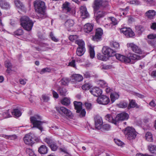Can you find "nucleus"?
Segmentation results:
<instances>
[{
	"label": "nucleus",
	"mask_w": 156,
	"mask_h": 156,
	"mask_svg": "<svg viewBox=\"0 0 156 156\" xmlns=\"http://www.w3.org/2000/svg\"><path fill=\"white\" fill-rule=\"evenodd\" d=\"M35 9L38 14V16L40 18H44L45 15V4L44 2L40 0H36L34 2Z\"/></svg>",
	"instance_id": "f257e3e1"
},
{
	"label": "nucleus",
	"mask_w": 156,
	"mask_h": 156,
	"mask_svg": "<svg viewBox=\"0 0 156 156\" xmlns=\"http://www.w3.org/2000/svg\"><path fill=\"white\" fill-rule=\"evenodd\" d=\"M42 117L38 115H35L30 118V120L33 126L32 128L36 127L41 131L43 130L42 125L44 122L41 121Z\"/></svg>",
	"instance_id": "f03ea898"
},
{
	"label": "nucleus",
	"mask_w": 156,
	"mask_h": 156,
	"mask_svg": "<svg viewBox=\"0 0 156 156\" xmlns=\"http://www.w3.org/2000/svg\"><path fill=\"white\" fill-rule=\"evenodd\" d=\"M23 140L26 144L32 146L35 142H39L40 139L39 137L37 136L34 134L30 133L25 135Z\"/></svg>",
	"instance_id": "7ed1b4c3"
},
{
	"label": "nucleus",
	"mask_w": 156,
	"mask_h": 156,
	"mask_svg": "<svg viewBox=\"0 0 156 156\" xmlns=\"http://www.w3.org/2000/svg\"><path fill=\"white\" fill-rule=\"evenodd\" d=\"M20 21V24L25 30L28 31H30L31 30L34 23L28 17L24 16L21 17Z\"/></svg>",
	"instance_id": "20e7f679"
},
{
	"label": "nucleus",
	"mask_w": 156,
	"mask_h": 156,
	"mask_svg": "<svg viewBox=\"0 0 156 156\" xmlns=\"http://www.w3.org/2000/svg\"><path fill=\"white\" fill-rule=\"evenodd\" d=\"M124 133L126 137L129 140L135 139L136 136V133L135 129L130 126H128L125 128Z\"/></svg>",
	"instance_id": "39448f33"
},
{
	"label": "nucleus",
	"mask_w": 156,
	"mask_h": 156,
	"mask_svg": "<svg viewBox=\"0 0 156 156\" xmlns=\"http://www.w3.org/2000/svg\"><path fill=\"white\" fill-rule=\"evenodd\" d=\"M74 105L75 109L76 110V112L77 113H80V116H84L86 115V112L84 109H83L82 108V103L80 102L74 101Z\"/></svg>",
	"instance_id": "423d86ee"
},
{
	"label": "nucleus",
	"mask_w": 156,
	"mask_h": 156,
	"mask_svg": "<svg viewBox=\"0 0 156 156\" xmlns=\"http://www.w3.org/2000/svg\"><path fill=\"white\" fill-rule=\"evenodd\" d=\"M127 45L134 52L139 54H142V51L140 48L133 43H128Z\"/></svg>",
	"instance_id": "0eeeda50"
},
{
	"label": "nucleus",
	"mask_w": 156,
	"mask_h": 156,
	"mask_svg": "<svg viewBox=\"0 0 156 156\" xmlns=\"http://www.w3.org/2000/svg\"><path fill=\"white\" fill-rule=\"evenodd\" d=\"M107 2L103 0H95L94 8V10H98L101 7H105L107 5Z\"/></svg>",
	"instance_id": "6e6552de"
},
{
	"label": "nucleus",
	"mask_w": 156,
	"mask_h": 156,
	"mask_svg": "<svg viewBox=\"0 0 156 156\" xmlns=\"http://www.w3.org/2000/svg\"><path fill=\"white\" fill-rule=\"evenodd\" d=\"M129 118L128 114L125 112H123L118 114L116 116V120L117 124L120 121H123L127 120Z\"/></svg>",
	"instance_id": "1a4fd4ad"
},
{
	"label": "nucleus",
	"mask_w": 156,
	"mask_h": 156,
	"mask_svg": "<svg viewBox=\"0 0 156 156\" xmlns=\"http://www.w3.org/2000/svg\"><path fill=\"white\" fill-rule=\"evenodd\" d=\"M97 101L99 104L105 105L108 104L110 102V99L108 97L102 95L99 96L98 98Z\"/></svg>",
	"instance_id": "9d476101"
},
{
	"label": "nucleus",
	"mask_w": 156,
	"mask_h": 156,
	"mask_svg": "<svg viewBox=\"0 0 156 156\" xmlns=\"http://www.w3.org/2000/svg\"><path fill=\"white\" fill-rule=\"evenodd\" d=\"M120 32L122 33L127 37H131L135 35L134 32L129 28H122L120 29Z\"/></svg>",
	"instance_id": "9b49d317"
},
{
	"label": "nucleus",
	"mask_w": 156,
	"mask_h": 156,
	"mask_svg": "<svg viewBox=\"0 0 156 156\" xmlns=\"http://www.w3.org/2000/svg\"><path fill=\"white\" fill-rule=\"evenodd\" d=\"M56 110L60 114L64 113L68 116H71L72 113L71 111L64 107H56Z\"/></svg>",
	"instance_id": "f8f14e48"
},
{
	"label": "nucleus",
	"mask_w": 156,
	"mask_h": 156,
	"mask_svg": "<svg viewBox=\"0 0 156 156\" xmlns=\"http://www.w3.org/2000/svg\"><path fill=\"white\" fill-rule=\"evenodd\" d=\"M103 34L102 30L101 28H98L96 30L95 34L92 37V40L94 41H98L101 38Z\"/></svg>",
	"instance_id": "ddd939ff"
},
{
	"label": "nucleus",
	"mask_w": 156,
	"mask_h": 156,
	"mask_svg": "<svg viewBox=\"0 0 156 156\" xmlns=\"http://www.w3.org/2000/svg\"><path fill=\"white\" fill-rule=\"evenodd\" d=\"M106 14V13L102 10H94V18L97 22L99 23V19L103 17Z\"/></svg>",
	"instance_id": "4468645a"
},
{
	"label": "nucleus",
	"mask_w": 156,
	"mask_h": 156,
	"mask_svg": "<svg viewBox=\"0 0 156 156\" xmlns=\"http://www.w3.org/2000/svg\"><path fill=\"white\" fill-rule=\"evenodd\" d=\"M102 52L104 55H107L109 57L112 56L114 53L113 50L107 46L103 47L102 49Z\"/></svg>",
	"instance_id": "2eb2a0df"
},
{
	"label": "nucleus",
	"mask_w": 156,
	"mask_h": 156,
	"mask_svg": "<svg viewBox=\"0 0 156 156\" xmlns=\"http://www.w3.org/2000/svg\"><path fill=\"white\" fill-rule=\"evenodd\" d=\"M141 56L135 54H132L129 57H127L126 62H127V63H130L132 64L134 62V61L140 59H141Z\"/></svg>",
	"instance_id": "dca6fc26"
},
{
	"label": "nucleus",
	"mask_w": 156,
	"mask_h": 156,
	"mask_svg": "<svg viewBox=\"0 0 156 156\" xmlns=\"http://www.w3.org/2000/svg\"><path fill=\"white\" fill-rule=\"evenodd\" d=\"M80 12L82 18L86 19L89 16V14L85 6H81L80 9Z\"/></svg>",
	"instance_id": "f3484780"
},
{
	"label": "nucleus",
	"mask_w": 156,
	"mask_h": 156,
	"mask_svg": "<svg viewBox=\"0 0 156 156\" xmlns=\"http://www.w3.org/2000/svg\"><path fill=\"white\" fill-rule=\"evenodd\" d=\"M90 91L94 96L98 97L101 95L102 91L98 87H94L90 89Z\"/></svg>",
	"instance_id": "a211bd4d"
},
{
	"label": "nucleus",
	"mask_w": 156,
	"mask_h": 156,
	"mask_svg": "<svg viewBox=\"0 0 156 156\" xmlns=\"http://www.w3.org/2000/svg\"><path fill=\"white\" fill-rule=\"evenodd\" d=\"M155 15L156 12L154 10H149L145 14V16L150 20L153 19Z\"/></svg>",
	"instance_id": "6ab92c4d"
},
{
	"label": "nucleus",
	"mask_w": 156,
	"mask_h": 156,
	"mask_svg": "<svg viewBox=\"0 0 156 156\" xmlns=\"http://www.w3.org/2000/svg\"><path fill=\"white\" fill-rule=\"evenodd\" d=\"M95 124L96 128L98 129L101 128L102 124V119L101 117L97 116L95 118Z\"/></svg>",
	"instance_id": "aec40b11"
},
{
	"label": "nucleus",
	"mask_w": 156,
	"mask_h": 156,
	"mask_svg": "<svg viewBox=\"0 0 156 156\" xmlns=\"http://www.w3.org/2000/svg\"><path fill=\"white\" fill-rule=\"evenodd\" d=\"M93 24L87 23L84 25L83 30L85 32L89 33L93 30Z\"/></svg>",
	"instance_id": "412c9836"
},
{
	"label": "nucleus",
	"mask_w": 156,
	"mask_h": 156,
	"mask_svg": "<svg viewBox=\"0 0 156 156\" xmlns=\"http://www.w3.org/2000/svg\"><path fill=\"white\" fill-rule=\"evenodd\" d=\"M5 66L7 68L6 70V72L8 73H10L12 70V67L10 61L9 60L5 61Z\"/></svg>",
	"instance_id": "4be33fe9"
},
{
	"label": "nucleus",
	"mask_w": 156,
	"mask_h": 156,
	"mask_svg": "<svg viewBox=\"0 0 156 156\" xmlns=\"http://www.w3.org/2000/svg\"><path fill=\"white\" fill-rule=\"evenodd\" d=\"M55 88H57V90L61 95L65 96L66 95L67 91L65 88H62L60 87H58L56 83L54 86Z\"/></svg>",
	"instance_id": "5701e85b"
},
{
	"label": "nucleus",
	"mask_w": 156,
	"mask_h": 156,
	"mask_svg": "<svg viewBox=\"0 0 156 156\" xmlns=\"http://www.w3.org/2000/svg\"><path fill=\"white\" fill-rule=\"evenodd\" d=\"M105 119L109 122L113 123L115 125H117V121L116 120V117L113 118L110 114H107L105 117Z\"/></svg>",
	"instance_id": "b1692460"
},
{
	"label": "nucleus",
	"mask_w": 156,
	"mask_h": 156,
	"mask_svg": "<svg viewBox=\"0 0 156 156\" xmlns=\"http://www.w3.org/2000/svg\"><path fill=\"white\" fill-rule=\"evenodd\" d=\"M0 5L2 8L6 9H9L10 7L9 3L5 1H0Z\"/></svg>",
	"instance_id": "393cba45"
},
{
	"label": "nucleus",
	"mask_w": 156,
	"mask_h": 156,
	"mask_svg": "<svg viewBox=\"0 0 156 156\" xmlns=\"http://www.w3.org/2000/svg\"><path fill=\"white\" fill-rule=\"evenodd\" d=\"M38 151L41 154H46L48 152L47 148L45 145H42L39 148Z\"/></svg>",
	"instance_id": "a878e982"
},
{
	"label": "nucleus",
	"mask_w": 156,
	"mask_h": 156,
	"mask_svg": "<svg viewBox=\"0 0 156 156\" xmlns=\"http://www.w3.org/2000/svg\"><path fill=\"white\" fill-rule=\"evenodd\" d=\"M115 56L116 58L119 60L125 63H127V62H126V60H127V57H125L119 54H116L115 55Z\"/></svg>",
	"instance_id": "bb28decb"
},
{
	"label": "nucleus",
	"mask_w": 156,
	"mask_h": 156,
	"mask_svg": "<svg viewBox=\"0 0 156 156\" xmlns=\"http://www.w3.org/2000/svg\"><path fill=\"white\" fill-rule=\"evenodd\" d=\"M136 31L139 35H140L144 30V28L142 26L138 25L135 26Z\"/></svg>",
	"instance_id": "cd10ccee"
},
{
	"label": "nucleus",
	"mask_w": 156,
	"mask_h": 156,
	"mask_svg": "<svg viewBox=\"0 0 156 156\" xmlns=\"http://www.w3.org/2000/svg\"><path fill=\"white\" fill-rule=\"evenodd\" d=\"M111 101L112 103H113L115 100L117 99L119 97V94L117 93H111L110 95Z\"/></svg>",
	"instance_id": "c85d7f7f"
},
{
	"label": "nucleus",
	"mask_w": 156,
	"mask_h": 156,
	"mask_svg": "<svg viewBox=\"0 0 156 156\" xmlns=\"http://www.w3.org/2000/svg\"><path fill=\"white\" fill-rule=\"evenodd\" d=\"M85 51V48H77L76 50V53L78 56H82Z\"/></svg>",
	"instance_id": "c756f323"
},
{
	"label": "nucleus",
	"mask_w": 156,
	"mask_h": 156,
	"mask_svg": "<svg viewBox=\"0 0 156 156\" xmlns=\"http://www.w3.org/2000/svg\"><path fill=\"white\" fill-rule=\"evenodd\" d=\"M74 24V22L72 20H68L65 23V25L66 27L69 28L72 27Z\"/></svg>",
	"instance_id": "7c9ffc66"
},
{
	"label": "nucleus",
	"mask_w": 156,
	"mask_h": 156,
	"mask_svg": "<svg viewBox=\"0 0 156 156\" xmlns=\"http://www.w3.org/2000/svg\"><path fill=\"white\" fill-rule=\"evenodd\" d=\"M12 115L14 117H19L21 115V113L18 109H15L12 112Z\"/></svg>",
	"instance_id": "2f4dec72"
},
{
	"label": "nucleus",
	"mask_w": 156,
	"mask_h": 156,
	"mask_svg": "<svg viewBox=\"0 0 156 156\" xmlns=\"http://www.w3.org/2000/svg\"><path fill=\"white\" fill-rule=\"evenodd\" d=\"M149 151L152 154H156V146L151 144L148 146Z\"/></svg>",
	"instance_id": "473e14b6"
},
{
	"label": "nucleus",
	"mask_w": 156,
	"mask_h": 156,
	"mask_svg": "<svg viewBox=\"0 0 156 156\" xmlns=\"http://www.w3.org/2000/svg\"><path fill=\"white\" fill-rule=\"evenodd\" d=\"M15 3L16 6L21 9L23 10L24 8V6L22 3L18 0L15 1Z\"/></svg>",
	"instance_id": "72a5a7b5"
},
{
	"label": "nucleus",
	"mask_w": 156,
	"mask_h": 156,
	"mask_svg": "<svg viewBox=\"0 0 156 156\" xmlns=\"http://www.w3.org/2000/svg\"><path fill=\"white\" fill-rule=\"evenodd\" d=\"M73 77L75 81L80 82L82 81L83 79V76L80 74H73Z\"/></svg>",
	"instance_id": "f704fd0d"
},
{
	"label": "nucleus",
	"mask_w": 156,
	"mask_h": 156,
	"mask_svg": "<svg viewBox=\"0 0 156 156\" xmlns=\"http://www.w3.org/2000/svg\"><path fill=\"white\" fill-rule=\"evenodd\" d=\"M75 43L78 45V48H85V43L83 41L79 40L75 41Z\"/></svg>",
	"instance_id": "c9c22d12"
},
{
	"label": "nucleus",
	"mask_w": 156,
	"mask_h": 156,
	"mask_svg": "<svg viewBox=\"0 0 156 156\" xmlns=\"http://www.w3.org/2000/svg\"><path fill=\"white\" fill-rule=\"evenodd\" d=\"M61 102L63 105L67 106L70 104V101L69 98H65L61 101Z\"/></svg>",
	"instance_id": "e433bc0d"
},
{
	"label": "nucleus",
	"mask_w": 156,
	"mask_h": 156,
	"mask_svg": "<svg viewBox=\"0 0 156 156\" xmlns=\"http://www.w3.org/2000/svg\"><path fill=\"white\" fill-rule=\"evenodd\" d=\"M145 138L147 141L149 142H152L153 139L151 133L150 132H147L145 135Z\"/></svg>",
	"instance_id": "4c0bfd02"
},
{
	"label": "nucleus",
	"mask_w": 156,
	"mask_h": 156,
	"mask_svg": "<svg viewBox=\"0 0 156 156\" xmlns=\"http://www.w3.org/2000/svg\"><path fill=\"white\" fill-rule=\"evenodd\" d=\"M136 107L138 108L137 104L134 100H132L129 102V104L128 106V108L129 109L132 108Z\"/></svg>",
	"instance_id": "58836bf2"
},
{
	"label": "nucleus",
	"mask_w": 156,
	"mask_h": 156,
	"mask_svg": "<svg viewBox=\"0 0 156 156\" xmlns=\"http://www.w3.org/2000/svg\"><path fill=\"white\" fill-rule=\"evenodd\" d=\"M89 52L90 58H93L95 56V52L94 48L91 46H89Z\"/></svg>",
	"instance_id": "ea45409f"
},
{
	"label": "nucleus",
	"mask_w": 156,
	"mask_h": 156,
	"mask_svg": "<svg viewBox=\"0 0 156 156\" xmlns=\"http://www.w3.org/2000/svg\"><path fill=\"white\" fill-rule=\"evenodd\" d=\"M64 9L67 11V12H69L71 8L69 7V4L68 2H65L63 5Z\"/></svg>",
	"instance_id": "a19ab883"
},
{
	"label": "nucleus",
	"mask_w": 156,
	"mask_h": 156,
	"mask_svg": "<svg viewBox=\"0 0 156 156\" xmlns=\"http://www.w3.org/2000/svg\"><path fill=\"white\" fill-rule=\"evenodd\" d=\"M0 136L3 137L6 139H10V140H14L17 138V136L15 135L9 136H7L5 135H2Z\"/></svg>",
	"instance_id": "79ce46f5"
},
{
	"label": "nucleus",
	"mask_w": 156,
	"mask_h": 156,
	"mask_svg": "<svg viewBox=\"0 0 156 156\" xmlns=\"http://www.w3.org/2000/svg\"><path fill=\"white\" fill-rule=\"evenodd\" d=\"M110 45L112 47H114L116 49H118L119 48V45L118 43L112 41L110 42Z\"/></svg>",
	"instance_id": "37998d69"
},
{
	"label": "nucleus",
	"mask_w": 156,
	"mask_h": 156,
	"mask_svg": "<svg viewBox=\"0 0 156 156\" xmlns=\"http://www.w3.org/2000/svg\"><path fill=\"white\" fill-rule=\"evenodd\" d=\"M69 79L67 78H64L61 80L60 82L62 85H67L69 82Z\"/></svg>",
	"instance_id": "c03bdc74"
},
{
	"label": "nucleus",
	"mask_w": 156,
	"mask_h": 156,
	"mask_svg": "<svg viewBox=\"0 0 156 156\" xmlns=\"http://www.w3.org/2000/svg\"><path fill=\"white\" fill-rule=\"evenodd\" d=\"M118 107L120 108H125L127 106V103L125 101H122L120 102L119 104H118Z\"/></svg>",
	"instance_id": "a18cd8bd"
},
{
	"label": "nucleus",
	"mask_w": 156,
	"mask_h": 156,
	"mask_svg": "<svg viewBox=\"0 0 156 156\" xmlns=\"http://www.w3.org/2000/svg\"><path fill=\"white\" fill-rule=\"evenodd\" d=\"M23 31L22 29H18L14 32V34L17 36H20L23 34Z\"/></svg>",
	"instance_id": "49530a36"
},
{
	"label": "nucleus",
	"mask_w": 156,
	"mask_h": 156,
	"mask_svg": "<svg viewBox=\"0 0 156 156\" xmlns=\"http://www.w3.org/2000/svg\"><path fill=\"white\" fill-rule=\"evenodd\" d=\"M49 146L51 150L54 151H56L58 148L56 144L54 141L53 143H52V144H50Z\"/></svg>",
	"instance_id": "de8ad7c7"
},
{
	"label": "nucleus",
	"mask_w": 156,
	"mask_h": 156,
	"mask_svg": "<svg viewBox=\"0 0 156 156\" xmlns=\"http://www.w3.org/2000/svg\"><path fill=\"white\" fill-rule=\"evenodd\" d=\"M112 66L110 65H106L105 64H101L100 68L101 69H108L112 68Z\"/></svg>",
	"instance_id": "09e8293b"
},
{
	"label": "nucleus",
	"mask_w": 156,
	"mask_h": 156,
	"mask_svg": "<svg viewBox=\"0 0 156 156\" xmlns=\"http://www.w3.org/2000/svg\"><path fill=\"white\" fill-rule=\"evenodd\" d=\"M97 57L98 59L103 61H106L107 59L106 56L101 55L100 54H98Z\"/></svg>",
	"instance_id": "8fccbe9b"
},
{
	"label": "nucleus",
	"mask_w": 156,
	"mask_h": 156,
	"mask_svg": "<svg viewBox=\"0 0 156 156\" xmlns=\"http://www.w3.org/2000/svg\"><path fill=\"white\" fill-rule=\"evenodd\" d=\"M108 20L111 21V23L113 25H115L117 24V20L114 17H109L108 18Z\"/></svg>",
	"instance_id": "3c124183"
},
{
	"label": "nucleus",
	"mask_w": 156,
	"mask_h": 156,
	"mask_svg": "<svg viewBox=\"0 0 156 156\" xmlns=\"http://www.w3.org/2000/svg\"><path fill=\"white\" fill-rule=\"evenodd\" d=\"M44 141L46 143L48 144L50 146V144L53 143L54 141L52 140L50 138H46L44 139Z\"/></svg>",
	"instance_id": "603ef678"
},
{
	"label": "nucleus",
	"mask_w": 156,
	"mask_h": 156,
	"mask_svg": "<svg viewBox=\"0 0 156 156\" xmlns=\"http://www.w3.org/2000/svg\"><path fill=\"white\" fill-rule=\"evenodd\" d=\"M102 128L105 130L108 131L110 129L111 126L108 124H104L102 125Z\"/></svg>",
	"instance_id": "864d4df0"
},
{
	"label": "nucleus",
	"mask_w": 156,
	"mask_h": 156,
	"mask_svg": "<svg viewBox=\"0 0 156 156\" xmlns=\"http://www.w3.org/2000/svg\"><path fill=\"white\" fill-rule=\"evenodd\" d=\"M51 71V69L48 68L42 69L40 72L41 74H43L45 73H49Z\"/></svg>",
	"instance_id": "5fc2aeb1"
},
{
	"label": "nucleus",
	"mask_w": 156,
	"mask_h": 156,
	"mask_svg": "<svg viewBox=\"0 0 156 156\" xmlns=\"http://www.w3.org/2000/svg\"><path fill=\"white\" fill-rule=\"evenodd\" d=\"M26 151L27 152L29 153V155L30 156H37L34 152L32 151V150L30 149H27Z\"/></svg>",
	"instance_id": "6e6d98bb"
},
{
	"label": "nucleus",
	"mask_w": 156,
	"mask_h": 156,
	"mask_svg": "<svg viewBox=\"0 0 156 156\" xmlns=\"http://www.w3.org/2000/svg\"><path fill=\"white\" fill-rule=\"evenodd\" d=\"M114 140L116 144L119 146H121L123 144V143L119 140L114 139Z\"/></svg>",
	"instance_id": "4d7b16f0"
},
{
	"label": "nucleus",
	"mask_w": 156,
	"mask_h": 156,
	"mask_svg": "<svg viewBox=\"0 0 156 156\" xmlns=\"http://www.w3.org/2000/svg\"><path fill=\"white\" fill-rule=\"evenodd\" d=\"M90 87V85L88 83H86L82 86V88L83 90H87L89 89Z\"/></svg>",
	"instance_id": "13d9d810"
},
{
	"label": "nucleus",
	"mask_w": 156,
	"mask_h": 156,
	"mask_svg": "<svg viewBox=\"0 0 156 156\" xmlns=\"http://www.w3.org/2000/svg\"><path fill=\"white\" fill-rule=\"evenodd\" d=\"M50 37L51 40L54 41L58 42V39L56 38L54 35L52 33H51L50 34Z\"/></svg>",
	"instance_id": "bf43d9fd"
},
{
	"label": "nucleus",
	"mask_w": 156,
	"mask_h": 156,
	"mask_svg": "<svg viewBox=\"0 0 156 156\" xmlns=\"http://www.w3.org/2000/svg\"><path fill=\"white\" fill-rule=\"evenodd\" d=\"M51 91L52 92V94L53 97L55 98H58L59 97L58 93L53 90H51Z\"/></svg>",
	"instance_id": "052dcab7"
},
{
	"label": "nucleus",
	"mask_w": 156,
	"mask_h": 156,
	"mask_svg": "<svg viewBox=\"0 0 156 156\" xmlns=\"http://www.w3.org/2000/svg\"><path fill=\"white\" fill-rule=\"evenodd\" d=\"M42 99L44 101L47 102L49 100V98L47 96L43 94L42 96Z\"/></svg>",
	"instance_id": "680f3d73"
},
{
	"label": "nucleus",
	"mask_w": 156,
	"mask_h": 156,
	"mask_svg": "<svg viewBox=\"0 0 156 156\" xmlns=\"http://www.w3.org/2000/svg\"><path fill=\"white\" fill-rule=\"evenodd\" d=\"M77 37L76 35H70L69 37V40L72 41H73L75 40H76Z\"/></svg>",
	"instance_id": "e2e57ef3"
},
{
	"label": "nucleus",
	"mask_w": 156,
	"mask_h": 156,
	"mask_svg": "<svg viewBox=\"0 0 156 156\" xmlns=\"http://www.w3.org/2000/svg\"><path fill=\"white\" fill-rule=\"evenodd\" d=\"M9 111L8 110L6 111V112H4L3 113V115L4 118H7L10 117V115L9 113Z\"/></svg>",
	"instance_id": "0e129e2a"
},
{
	"label": "nucleus",
	"mask_w": 156,
	"mask_h": 156,
	"mask_svg": "<svg viewBox=\"0 0 156 156\" xmlns=\"http://www.w3.org/2000/svg\"><path fill=\"white\" fill-rule=\"evenodd\" d=\"M147 4L151 5H154L155 4V0H147Z\"/></svg>",
	"instance_id": "69168bd1"
},
{
	"label": "nucleus",
	"mask_w": 156,
	"mask_h": 156,
	"mask_svg": "<svg viewBox=\"0 0 156 156\" xmlns=\"http://www.w3.org/2000/svg\"><path fill=\"white\" fill-rule=\"evenodd\" d=\"M75 63V60H72L71 62H69V65L75 68L76 65Z\"/></svg>",
	"instance_id": "338daca9"
},
{
	"label": "nucleus",
	"mask_w": 156,
	"mask_h": 156,
	"mask_svg": "<svg viewBox=\"0 0 156 156\" xmlns=\"http://www.w3.org/2000/svg\"><path fill=\"white\" fill-rule=\"evenodd\" d=\"M130 3L131 4L139 5L140 2L137 0H133L130 1Z\"/></svg>",
	"instance_id": "774afa93"
}]
</instances>
